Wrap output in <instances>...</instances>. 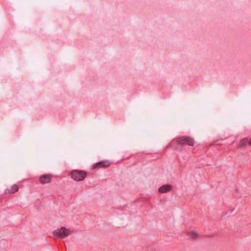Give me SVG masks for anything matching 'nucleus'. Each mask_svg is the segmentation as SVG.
I'll return each mask as SVG.
<instances>
[{"mask_svg":"<svg viewBox=\"0 0 251 251\" xmlns=\"http://www.w3.org/2000/svg\"><path fill=\"white\" fill-rule=\"evenodd\" d=\"M176 143L180 145H188L193 146L195 143L194 139L189 136H182L177 138Z\"/></svg>","mask_w":251,"mask_h":251,"instance_id":"f257e3e1","label":"nucleus"},{"mask_svg":"<svg viewBox=\"0 0 251 251\" xmlns=\"http://www.w3.org/2000/svg\"><path fill=\"white\" fill-rule=\"evenodd\" d=\"M86 176L87 173L84 171L74 170L71 172L72 178L76 181L83 180Z\"/></svg>","mask_w":251,"mask_h":251,"instance_id":"f03ea898","label":"nucleus"},{"mask_svg":"<svg viewBox=\"0 0 251 251\" xmlns=\"http://www.w3.org/2000/svg\"><path fill=\"white\" fill-rule=\"evenodd\" d=\"M71 234V231L69 229L65 227H61L53 231V234L57 237L64 238Z\"/></svg>","mask_w":251,"mask_h":251,"instance_id":"7ed1b4c3","label":"nucleus"},{"mask_svg":"<svg viewBox=\"0 0 251 251\" xmlns=\"http://www.w3.org/2000/svg\"><path fill=\"white\" fill-rule=\"evenodd\" d=\"M110 165V163L107 161H101L95 164L93 167L94 169H99L100 168H107Z\"/></svg>","mask_w":251,"mask_h":251,"instance_id":"20e7f679","label":"nucleus"},{"mask_svg":"<svg viewBox=\"0 0 251 251\" xmlns=\"http://www.w3.org/2000/svg\"><path fill=\"white\" fill-rule=\"evenodd\" d=\"M40 182L43 184L50 183L51 181L50 176L49 175H44L39 177Z\"/></svg>","mask_w":251,"mask_h":251,"instance_id":"39448f33","label":"nucleus"},{"mask_svg":"<svg viewBox=\"0 0 251 251\" xmlns=\"http://www.w3.org/2000/svg\"><path fill=\"white\" fill-rule=\"evenodd\" d=\"M171 189V186L169 185H164L161 186L158 191L161 193H164L170 191Z\"/></svg>","mask_w":251,"mask_h":251,"instance_id":"423d86ee","label":"nucleus"},{"mask_svg":"<svg viewBox=\"0 0 251 251\" xmlns=\"http://www.w3.org/2000/svg\"><path fill=\"white\" fill-rule=\"evenodd\" d=\"M18 189H19L18 186L15 184V185H13L10 189H7L5 190V193L7 194L14 193L15 192L18 191Z\"/></svg>","mask_w":251,"mask_h":251,"instance_id":"0eeeda50","label":"nucleus"},{"mask_svg":"<svg viewBox=\"0 0 251 251\" xmlns=\"http://www.w3.org/2000/svg\"><path fill=\"white\" fill-rule=\"evenodd\" d=\"M248 143V140L247 138H244L242 140H241L240 142V144L239 145V147L240 148L244 147L246 146Z\"/></svg>","mask_w":251,"mask_h":251,"instance_id":"6e6552de","label":"nucleus"},{"mask_svg":"<svg viewBox=\"0 0 251 251\" xmlns=\"http://www.w3.org/2000/svg\"><path fill=\"white\" fill-rule=\"evenodd\" d=\"M188 234L193 238H195L198 237V233L195 232H190Z\"/></svg>","mask_w":251,"mask_h":251,"instance_id":"1a4fd4ad","label":"nucleus"},{"mask_svg":"<svg viewBox=\"0 0 251 251\" xmlns=\"http://www.w3.org/2000/svg\"><path fill=\"white\" fill-rule=\"evenodd\" d=\"M250 144L251 145V141H250Z\"/></svg>","mask_w":251,"mask_h":251,"instance_id":"9d476101","label":"nucleus"}]
</instances>
